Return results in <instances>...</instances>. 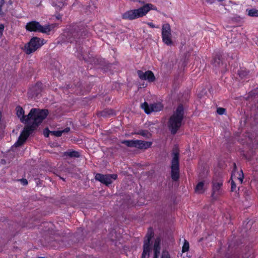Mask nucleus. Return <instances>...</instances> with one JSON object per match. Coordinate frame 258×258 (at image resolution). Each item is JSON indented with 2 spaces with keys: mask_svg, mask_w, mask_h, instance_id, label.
Masks as SVG:
<instances>
[{
  "mask_svg": "<svg viewBox=\"0 0 258 258\" xmlns=\"http://www.w3.org/2000/svg\"><path fill=\"white\" fill-rule=\"evenodd\" d=\"M212 62L215 67H219L222 62L220 56L219 55H216L213 58Z\"/></svg>",
  "mask_w": 258,
  "mask_h": 258,
  "instance_id": "nucleus-26",
  "label": "nucleus"
},
{
  "mask_svg": "<svg viewBox=\"0 0 258 258\" xmlns=\"http://www.w3.org/2000/svg\"><path fill=\"white\" fill-rule=\"evenodd\" d=\"M147 24L151 28H158L159 26H156L152 22H148L147 23Z\"/></svg>",
  "mask_w": 258,
  "mask_h": 258,
  "instance_id": "nucleus-37",
  "label": "nucleus"
},
{
  "mask_svg": "<svg viewBox=\"0 0 258 258\" xmlns=\"http://www.w3.org/2000/svg\"><path fill=\"white\" fill-rule=\"evenodd\" d=\"M20 181H21V183L23 184V185H26L28 184V181L25 178H22V179H20Z\"/></svg>",
  "mask_w": 258,
  "mask_h": 258,
  "instance_id": "nucleus-39",
  "label": "nucleus"
},
{
  "mask_svg": "<svg viewBox=\"0 0 258 258\" xmlns=\"http://www.w3.org/2000/svg\"><path fill=\"white\" fill-rule=\"evenodd\" d=\"M98 115L101 116L107 117L111 115H115V112L113 109L107 108L101 111Z\"/></svg>",
  "mask_w": 258,
  "mask_h": 258,
  "instance_id": "nucleus-18",
  "label": "nucleus"
},
{
  "mask_svg": "<svg viewBox=\"0 0 258 258\" xmlns=\"http://www.w3.org/2000/svg\"><path fill=\"white\" fill-rule=\"evenodd\" d=\"M45 43L46 41L44 39L36 36L33 37L25 45L24 51L27 54H30L40 48Z\"/></svg>",
  "mask_w": 258,
  "mask_h": 258,
  "instance_id": "nucleus-7",
  "label": "nucleus"
},
{
  "mask_svg": "<svg viewBox=\"0 0 258 258\" xmlns=\"http://www.w3.org/2000/svg\"><path fill=\"white\" fill-rule=\"evenodd\" d=\"M43 84L41 82H37L29 91L28 93L32 97H37L42 92Z\"/></svg>",
  "mask_w": 258,
  "mask_h": 258,
  "instance_id": "nucleus-14",
  "label": "nucleus"
},
{
  "mask_svg": "<svg viewBox=\"0 0 258 258\" xmlns=\"http://www.w3.org/2000/svg\"><path fill=\"white\" fill-rule=\"evenodd\" d=\"M137 140H123L121 141V143L126 145L128 147H134L136 148L137 146Z\"/></svg>",
  "mask_w": 258,
  "mask_h": 258,
  "instance_id": "nucleus-22",
  "label": "nucleus"
},
{
  "mask_svg": "<svg viewBox=\"0 0 258 258\" xmlns=\"http://www.w3.org/2000/svg\"><path fill=\"white\" fill-rule=\"evenodd\" d=\"M160 239L157 238L154 242L153 250H154V258H158L160 253Z\"/></svg>",
  "mask_w": 258,
  "mask_h": 258,
  "instance_id": "nucleus-16",
  "label": "nucleus"
},
{
  "mask_svg": "<svg viewBox=\"0 0 258 258\" xmlns=\"http://www.w3.org/2000/svg\"><path fill=\"white\" fill-rule=\"evenodd\" d=\"M70 127H66L64 130H61V131H63V133H68L70 131Z\"/></svg>",
  "mask_w": 258,
  "mask_h": 258,
  "instance_id": "nucleus-40",
  "label": "nucleus"
},
{
  "mask_svg": "<svg viewBox=\"0 0 258 258\" xmlns=\"http://www.w3.org/2000/svg\"><path fill=\"white\" fill-rule=\"evenodd\" d=\"M233 167H234V169L236 168V165L235 163H233Z\"/></svg>",
  "mask_w": 258,
  "mask_h": 258,
  "instance_id": "nucleus-42",
  "label": "nucleus"
},
{
  "mask_svg": "<svg viewBox=\"0 0 258 258\" xmlns=\"http://www.w3.org/2000/svg\"><path fill=\"white\" fill-rule=\"evenodd\" d=\"M247 14L251 17H258V10L255 9H247L246 10Z\"/></svg>",
  "mask_w": 258,
  "mask_h": 258,
  "instance_id": "nucleus-24",
  "label": "nucleus"
},
{
  "mask_svg": "<svg viewBox=\"0 0 258 258\" xmlns=\"http://www.w3.org/2000/svg\"><path fill=\"white\" fill-rule=\"evenodd\" d=\"M117 178V175L116 174H102L101 173H96L95 176V179L105 184L108 186L112 182V179L116 180Z\"/></svg>",
  "mask_w": 258,
  "mask_h": 258,
  "instance_id": "nucleus-11",
  "label": "nucleus"
},
{
  "mask_svg": "<svg viewBox=\"0 0 258 258\" xmlns=\"http://www.w3.org/2000/svg\"><path fill=\"white\" fill-rule=\"evenodd\" d=\"M5 4V0H0V15L2 12V7Z\"/></svg>",
  "mask_w": 258,
  "mask_h": 258,
  "instance_id": "nucleus-38",
  "label": "nucleus"
},
{
  "mask_svg": "<svg viewBox=\"0 0 258 258\" xmlns=\"http://www.w3.org/2000/svg\"><path fill=\"white\" fill-rule=\"evenodd\" d=\"M137 74L141 80H147L150 83L154 82L156 79L154 73L151 71L143 72L141 70H138Z\"/></svg>",
  "mask_w": 258,
  "mask_h": 258,
  "instance_id": "nucleus-13",
  "label": "nucleus"
},
{
  "mask_svg": "<svg viewBox=\"0 0 258 258\" xmlns=\"http://www.w3.org/2000/svg\"><path fill=\"white\" fill-rule=\"evenodd\" d=\"M189 243L187 240H185L183 245V246H182V252H185L187 251L189 249Z\"/></svg>",
  "mask_w": 258,
  "mask_h": 258,
  "instance_id": "nucleus-28",
  "label": "nucleus"
},
{
  "mask_svg": "<svg viewBox=\"0 0 258 258\" xmlns=\"http://www.w3.org/2000/svg\"><path fill=\"white\" fill-rule=\"evenodd\" d=\"M240 172L241 173L239 174V177H237V179L239 180L240 183L241 184L243 182L244 175L242 170L240 171Z\"/></svg>",
  "mask_w": 258,
  "mask_h": 258,
  "instance_id": "nucleus-32",
  "label": "nucleus"
},
{
  "mask_svg": "<svg viewBox=\"0 0 258 258\" xmlns=\"http://www.w3.org/2000/svg\"><path fill=\"white\" fill-rule=\"evenodd\" d=\"M54 28V25L42 26L37 21H33L27 23L25 28L30 32H38L49 34Z\"/></svg>",
  "mask_w": 258,
  "mask_h": 258,
  "instance_id": "nucleus-8",
  "label": "nucleus"
},
{
  "mask_svg": "<svg viewBox=\"0 0 258 258\" xmlns=\"http://www.w3.org/2000/svg\"><path fill=\"white\" fill-rule=\"evenodd\" d=\"M41 124V121H38L36 120L35 122H32L30 125L25 126L21 132L18 140L15 143V146L17 147L23 145L26 141L29 136Z\"/></svg>",
  "mask_w": 258,
  "mask_h": 258,
  "instance_id": "nucleus-6",
  "label": "nucleus"
},
{
  "mask_svg": "<svg viewBox=\"0 0 258 258\" xmlns=\"http://www.w3.org/2000/svg\"><path fill=\"white\" fill-rule=\"evenodd\" d=\"M155 9L156 7L154 5L151 4H146L139 9L126 11L121 15V18L123 20H134L143 17L150 10Z\"/></svg>",
  "mask_w": 258,
  "mask_h": 258,
  "instance_id": "nucleus-3",
  "label": "nucleus"
},
{
  "mask_svg": "<svg viewBox=\"0 0 258 258\" xmlns=\"http://www.w3.org/2000/svg\"><path fill=\"white\" fill-rule=\"evenodd\" d=\"M142 108L144 110V111L146 113L149 114L152 112L151 110V105H149L148 103L146 102H145L141 105Z\"/></svg>",
  "mask_w": 258,
  "mask_h": 258,
  "instance_id": "nucleus-25",
  "label": "nucleus"
},
{
  "mask_svg": "<svg viewBox=\"0 0 258 258\" xmlns=\"http://www.w3.org/2000/svg\"><path fill=\"white\" fill-rule=\"evenodd\" d=\"M63 180H64V179L63 178H61Z\"/></svg>",
  "mask_w": 258,
  "mask_h": 258,
  "instance_id": "nucleus-43",
  "label": "nucleus"
},
{
  "mask_svg": "<svg viewBox=\"0 0 258 258\" xmlns=\"http://www.w3.org/2000/svg\"><path fill=\"white\" fill-rule=\"evenodd\" d=\"M226 111V109L224 108L219 107L217 109V112L219 115H222L224 114Z\"/></svg>",
  "mask_w": 258,
  "mask_h": 258,
  "instance_id": "nucleus-31",
  "label": "nucleus"
},
{
  "mask_svg": "<svg viewBox=\"0 0 258 258\" xmlns=\"http://www.w3.org/2000/svg\"><path fill=\"white\" fill-rule=\"evenodd\" d=\"M61 18V16L60 15H58L57 16H56V19H58V20H59Z\"/></svg>",
  "mask_w": 258,
  "mask_h": 258,
  "instance_id": "nucleus-41",
  "label": "nucleus"
},
{
  "mask_svg": "<svg viewBox=\"0 0 258 258\" xmlns=\"http://www.w3.org/2000/svg\"><path fill=\"white\" fill-rule=\"evenodd\" d=\"M161 258H171L170 254L167 251H163L162 254Z\"/></svg>",
  "mask_w": 258,
  "mask_h": 258,
  "instance_id": "nucleus-34",
  "label": "nucleus"
},
{
  "mask_svg": "<svg viewBox=\"0 0 258 258\" xmlns=\"http://www.w3.org/2000/svg\"><path fill=\"white\" fill-rule=\"evenodd\" d=\"M16 114L20 119L22 122H27L31 119L35 122L36 120L41 121V123L45 119L49 114L47 109L32 108L27 115H25V111L20 106H17L16 108Z\"/></svg>",
  "mask_w": 258,
  "mask_h": 258,
  "instance_id": "nucleus-1",
  "label": "nucleus"
},
{
  "mask_svg": "<svg viewBox=\"0 0 258 258\" xmlns=\"http://www.w3.org/2000/svg\"><path fill=\"white\" fill-rule=\"evenodd\" d=\"M152 144V142L137 140L136 148L140 150H147L150 148Z\"/></svg>",
  "mask_w": 258,
  "mask_h": 258,
  "instance_id": "nucleus-15",
  "label": "nucleus"
},
{
  "mask_svg": "<svg viewBox=\"0 0 258 258\" xmlns=\"http://www.w3.org/2000/svg\"><path fill=\"white\" fill-rule=\"evenodd\" d=\"M232 176L231 177V189H230V191H232V192H233V191H236V183H235V182L232 180Z\"/></svg>",
  "mask_w": 258,
  "mask_h": 258,
  "instance_id": "nucleus-29",
  "label": "nucleus"
},
{
  "mask_svg": "<svg viewBox=\"0 0 258 258\" xmlns=\"http://www.w3.org/2000/svg\"><path fill=\"white\" fill-rule=\"evenodd\" d=\"M50 133L51 134V132L47 128H45L43 132L44 136L45 137H48Z\"/></svg>",
  "mask_w": 258,
  "mask_h": 258,
  "instance_id": "nucleus-35",
  "label": "nucleus"
},
{
  "mask_svg": "<svg viewBox=\"0 0 258 258\" xmlns=\"http://www.w3.org/2000/svg\"><path fill=\"white\" fill-rule=\"evenodd\" d=\"M154 235V232L152 227L148 229L147 233L145 237L143 245V251L141 258H149V253L151 250V241Z\"/></svg>",
  "mask_w": 258,
  "mask_h": 258,
  "instance_id": "nucleus-10",
  "label": "nucleus"
},
{
  "mask_svg": "<svg viewBox=\"0 0 258 258\" xmlns=\"http://www.w3.org/2000/svg\"><path fill=\"white\" fill-rule=\"evenodd\" d=\"M162 38L163 42L167 45L172 44L171 28L169 24H164L162 29Z\"/></svg>",
  "mask_w": 258,
  "mask_h": 258,
  "instance_id": "nucleus-12",
  "label": "nucleus"
},
{
  "mask_svg": "<svg viewBox=\"0 0 258 258\" xmlns=\"http://www.w3.org/2000/svg\"><path fill=\"white\" fill-rule=\"evenodd\" d=\"M133 134L141 135L146 139H149L152 136V134L148 130H139L137 132H135Z\"/></svg>",
  "mask_w": 258,
  "mask_h": 258,
  "instance_id": "nucleus-20",
  "label": "nucleus"
},
{
  "mask_svg": "<svg viewBox=\"0 0 258 258\" xmlns=\"http://www.w3.org/2000/svg\"><path fill=\"white\" fill-rule=\"evenodd\" d=\"M250 191H249L248 190L245 191L244 196H245V200L246 201H248L250 199Z\"/></svg>",
  "mask_w": 258,
  "mask_h": 258,
  "instance_id": "nucleus-33",
  "label": "nucleus"
},
{
  "mask_svg": "<svg viewBox=\"0 0 258 258\" xmlns=\"http://www.w3.org/2000/svg\"><path fill=\"white\" fill-rule=\"evenodd\" d=\"M151 105V110L152 112H158L161 110L163 109V105L160 103H154Z\"/></svg>",
  "mask_w": 258,
  "mask_h": 258,
  "instance_id": "nucleus-23",
  "label": "nucleus"
},
{
  "mask_svg": "<svg viewBox=\"0 0 258 258\" xmlns=\"http://www.w3.org/2000/svg\"><path fill=\"white\" fill-rule=\"evenodd\" d=\"M62 133H63V131H61H61H54L51 132V135H54L57 137L61 136Z\"/></svg>",
  "mask_w": 258,
  "mask_h": 258,
  "instance_id": "nucleus-30",
  "label": "nucleus"
},
{
  "mask_svg": "<svg viewBox=\"0 0 258 258\" xmlns=\"http://www.w3.org/2000/svg\"><path fill=\"white\" fill-rule=\"evenodd\" d=\"M53 6L56 7V9L57 11L60 10L64 6V3L61 2H58L57 3L55 4L54 3H53Z\"/></svg>",
  "mask_w": 258,
  "mask_h": 258,
  "instance_id": "nucleus-27",
  "label": "nucleus"
},
{
  "mask_svg": "<svg viewBox=\"0 0 258 258\" xmlns=\"http://www.w3.org/2000/svg\"><path fill=\"white\" fill-rule=\"evenodd\" d=\"M5 26L3 24H0V38L3 35V32L4 30Z\"/></svg>",
  "mask_w": 258,
  "mask_h": 258,
  "instance_id": "nucleus-36",
  "label": "nucleus"
},
{
  "mask_svg": "<svg viewBox=\"0 0 258 258\" xmlns=\"http://www.w3.org/2000/svg\"><path fill=\"white\" fill-rule=\"evenodd\" d=\"M250 71L245 68H240L237 72V75L241 80L249 79L250 76Z\"/></svg>",
  "mask_w": 258,
  "mask_h": 258,
  "instance_id": "nucleus-17",
  "label": "nucleus"
},
{
  "mask_svg": "<svg viewBox=\"0 0 258 258\" xmlns=\"http://www.w3.org/2000/svg\"><path fill=\"white\" fill-rule=\"evenodd\" d=\"M68 31L64 34L66 40L72 43L77 41V39L83 38L87 34V29L84 25L79 26L75 24L69 26Z\"/></svg>",
  "mask_w": 258,
  "mask_h": 258,
  "instance_id": "nucleus-4",
  "label": "nucleus"
},
{
  "mask_svg": "<svg viewBox=\"0 0 258 258\" xmlns=\"http://www.w3.org/2000/svg\"><path fill=\"white\" fill-rule=\"evenodd\" d=\"M63 156L71 158H79L80 156L79 152L74 150H69L63 153Z\"/></svg>",
  "mask_w": 258,
  "mask_h": 258,
  "instance_id": "nucleus-19",
  "label": "nucleus"
},
{
  "mask_svg": "<svg viewBox=\"0 0 258 258\" xmlns=\"http://www.w3.org/2000/svg\"><path fill=\"white\" fill-rule=\"evenodd\" d=\"M184 114V107L183 105L180 104L177 106L175 111L169 120L168 126L172 135L176 134L181 127Z\"/></svg>",
  "mask_w": 258,
  "mask_h": 258,
  "instance_id": "nucleus-2",
  "label": "nucleus"
},
{
  "mask_svg": "<svg viewBox=\"0 0 258 258\" xmlns=\"http://www.w3.org/2000/svg\"><path fill=\"white\" fill-rule=\"evenodd\" d=\"M172 155L171 176L173 181H176L179 178V153L178 150H174Z\"/></svg>",
  "mask_w": 258,
  "mask_h": 258,
  "instance_id": "nucleus-9",
  "label": "nucleus"
},
{
  "mask_svg": "<svg viewBox=\"0 0 258 258\" xmlns=\"http://www.w3.org/2000/svg\"><path fill=\"white\" fill-rule=\"evenodd\" d=\"M204 181L199 182L196 186L195 191L198 194H203L205 190L204 189Z\"/></svg>",
  "mask_w": 258,
  "mask_h": 258,
  "instance_id": "nucleus-21",
  "label": "nucleus"
},
{
  "mask_svg": "<svg viewBox=\"0 0 258 258\" xmlns=\"http://www.w3.org/2000/svg\"><path fill=\"white\" fill-rule=\"evenodd\" d=\"M224 179L219 174H215L212 180L211 198L213 200H217L223 194L222 187Z\"/></svg>",
  "mask_w": 258,
  "mask_h": 258,
  "instance_id": "nucleus-5",
  "label": "nucleus"
}]
</instances>
